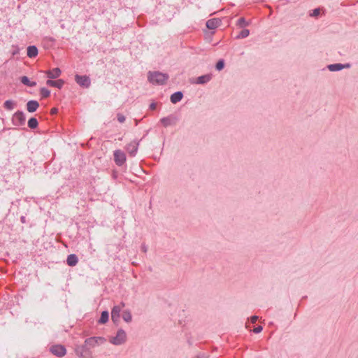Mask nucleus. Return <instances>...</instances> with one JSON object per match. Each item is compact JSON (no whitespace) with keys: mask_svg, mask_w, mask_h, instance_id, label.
<instances>
[{"mask_svg":"<svg viewBox=\"0 0 358 358\" xmlns=\"http://www.w3.org/2000/svg\"><path fill=\"white\" fill-rule=\"evenodd\" d=\"M169 78V76L167 73H164L159 71H149L148 76L149 82L152 84H157L159 85L166 84Z\"/></svg>","mask_w":358,"mask_h":358,"instance_id":"nucleus-1","label":"nucleus"},{"mask_svg":"<svg viewBox=\"0 0 358 358\" xmlns=\"http://www.w3.org/2000/svg\"><path fill=\"white\" fill-rule=\"evenodd\" d=\"M127 341V334L122 329H120L116 334L115 336H111L109 339L110 343L115 345H120L124 344Z\"/></svg>","mask_w":358,"mask_h":358,"instance_id":"nucleus-2","label":"nucleus"},{"mask_svg":"<svg viewBox=\"0 0 358 358\" xmlns=\"http://www.w3.org/2000/svg\"><path fill=\"white\" fill-rule=\"evenodd\" d=\"M76 353L80 358H92V352L86 345H80L76 348Z\"/></svg>","mask_w":358,"mask_h":358,"instance_id":"nucleus-3","label":"nucleus"},{"mask_svg":"<svg viewBox=\"0 0 358 358\" xmlns=\"http://www.w3.org/2000/svg\"><path fill=\"white\" fill-rule=\"evenodd\" d=\"M25 115L22 111L17 110L13 115V121L15 126L20 127L24 125L25 124Z\"/></svg>","mask_w":358,"mask_h":358,"instance_id":"nucleus-4","label":"nucleus"},{"mask_svg":"<svg viewBox=\"0 0 358 358\" xmlns=\"http://www.w3.org/2000/svg\"><path fill=\"white\" fill-rule=\"evenodd\" d=\"M114 161L115 164L120 166L124 164L126 162V155L125 153L120 150H116L114 151Z\"/></svg>","mask_w":358,"mask_h":358,"instance_id":"nucleus-5","label":"nucleus"},{"mask_svg":"<svg viewBox=\"0 0 358 358\" xmlns=\"http://www.w3.org/2000/svg\"><path fill=\"white\" fill-rule=\"evenodd\" d=\"M50 351L55 356L62 357L66 353L65 347L62 345H55L50 347Z\"/></svg>","mask_w":358,"mask_h":358,"instance_id":"nucleus-6","label":"nucleus"},{"mask_svg":"<svg viewBox=\"0 0 358 358\" xmlns=\"http://www.w3.org/2000/svg\"><path fill=\"white\" fill-rule=\"evenodd\" d=\"M122 310V307L120 306H115L111 310V320L116 325H119L120 322V313Z\"/></svg>","mask_w":358,"mask_h":358,"instance_id":"nucleus-7","label":"nucleus"},{"mask_svg":"<svg viewBox=\"0 0 358 358\" xmlns=\"http://www.w3.org/2000/svg\"><path fill=\"white\" fill-rule=\"evenodd\" d=\"M104 342H106V339L103 337H90L85 341L84 345H86L87 347L88 345L90 347L94 348L96 345H99V343H103Z\"/></svg>","mask_w":358,"mask_h":358,"instance_id":"nucleus-8","label":"nucleus"},{"mask_svg":"<svg viewBox=\"0 0 358 358\" xmlns=\"http://www.w3.org/2000/svg\"><path fill=\"white\" fill-rule=\"evenodd\" d=\"M75 80L81 87L88 88L90 86L91 81L90 78L87 76L76 75Z\"/></svg>","mask_w":358,"mask_h":358,"instance_id":"nucleus-9","label":"nucleus"},{"mask_svg":"<svg viewBox=\"0 0 358 358\" xmlns=\"http://www.w3.org/2000/svg\"><path fill=\"white\" fill-rule=\"evenodd\" d=\"M160 122L164 127H167L169 126L175 125L178 122V118L176 116L170 115L168 117H162L160 120Z\"/></svg>","mask_w":358,"mask_h":358,"instance_id":"nucleus-10","label":"nucleus"},{"mask_svg":"<svg viewBox=\"0 0 358 358\" xmlns=\"http://www.w3.org/2000/svg\"><path fill=\"white\" fill-rule=\"evenodd\" d=\"M138 145V141H133L127 145L126 150L131 156L134 157L136 155Z\"/></svg>","mask_w":358,"mask_h":358,"instance_id":"nucleus-11","label":"nucleus"},{"mask_svg":"<svg viewBox=\"0 0 358 358\" xmlns=\"http://www.w3.org/2000/svg\"><path fill=\"white\" fill-rule=\"evenodd\" d=\"M350 64H343L340 63H336L328 65L327 68L330 71H338L343 69L350 68Z\"/></svg>","mask_w":358,"mask_h":358,"instance_id":"nucleus-12","label":"nucleus"},{"mask_svg":"<svg viewBox=\"0 0 358 358\" xmlns=\"http://www.w3.org/2000/svg\"><path fill=\"white\" fill-rule=\"evenodd\" d=\"M45 73L50 79H55L60 76L62 71L59 68L57 67L52 70L47 71Z\"/></svg>","mask_w":358,"mask_h":358,"instance_id":"nucleus-13","label":"nucleus"},{"mask_svg":"<svg viewBox=\"0 0 358 358\" xmlns=\"http://www.w3.org/2000/svg\"><path fill=\"white\" fill-rule=\"evenodd\" d=\"M64 84V81L62 79H59L57 80H52V79H49L46 81V85L50 87H57L58 89H61Z\"/></svg>","mask_w":358,"mask_h":358,"instance_id":"nucleus-14","label":"nucleus"},{"mask_svg":"<svg viewBox=\"0 0 358 358\" xmlns=\"http://www.w3.org/2000/svg\"><path fill=\"white\" fill-rule=\"evenodd\" d=\"M39 107V103L37 101L30 100L27 103V110L29 113H34L36 111Z\"/></svg>","mask_w":358,"mask_h":358,"instance_id":"nucleus-15","label":"nucleus"},{"mask_svg":"<svg viewBox=\"0 0 358 358\" xmlns=\"http://www.w3.org/2000/svg\"><path fill=\"white\" fill-rule=\"evenodd\" d=\"M221 20L217 18L210 19L206 22V27L209 29H215L220 24Z\"/></svg>","mask_w":358,"mask_h":358,"instance_id":"nucleus-16","label":"nucleus"},{"mask_svg":"<svg viewBox=\"0 0 358 358\" xmlns=\"http://www.w3.org/2000/svg\"><path fill=\"white\" fill-rule=\"evenodd\" d=\"M182 97H183L182 92L180 91H178V92H176L171 94V96L170 97V100H171V103H176L182 100Z\"/></svg>","mask_w":358,"mask_h":358,"instance_id":"nucleus-17","label":"nucleus"},{"mask_svg":"<svg viewBox=\"0 0 358 358\" xmlns=\"http://www.w3.org/2000/svg\"><path fill=\"white\" fill-rule=\"evenodd\" d=\"M78 258L75 254H71L67 257L66 263L70 266H74L78 264Z\"/></svg>","mask_w":358,"mask_h":358,"instance_id":"nucleus-18","label":"nucleus"},{"mask_svg":"<svg viewBox=\"0 0 358 358\" xmlns=\"http://www.w3.org/2000/svg\"><path fill=\"white\" fill-rule=\"evenodd\" d=\"M211 78H212L211 74L203 75V76H201L197 78L196 83L201 84V85L206 84L208 82H209L211 80Z\"/></svg>","mask_w":358,"mask_h":358,"instance_id":"nucleus-19","label":"nucleus"},{"mask_svg":"<svg viewBox=\"0 0 358 358\" xmlns=\"http://www.w3.org/2000/svg\"><path fill=\"white\" fill-rule=\"evenodd\" d=\"M38 50L36 46L29 45L27 48V56L30 58H33L37 56Z\"/></svg>","mask_w":358,"mask_h":358,"instance_id":"nucleus-20","label":"nucleus"},{"mask_svg":"<svg viewBox=\"0 0 358 358\" xmlns=\"http://www.w3.org/2000/svg\"><path fill=\"white\" fill-rule=\"evenodd\" d=\"M109 313L107 310H104L101 313V317L98 321L99 324H106L108 321Z\"/></svg>","mask_w":358,"mask_h":358,"instance_id":"nucleus-21","label":"nucleus"},{"mask_svg":"<svg viewBox=\"0 0 358 358\" xmlns=\"http://www.w3.org/2000/svg\"><path fill=\"white\" fill-rule=\"evenodd\" d=\"M21 82L22 84L28 87H34L36 85V83L34 81H30L27 76H22L21 78Z\"/></svg>","mask_w":358,"mask_h":358,"instance_id":"nucleus-22","label":"nucleus"},{"mask_svg":"<svg viewBox=\"0 0 358 358\" xmlns=\"http://www.w3.org/2000/svg\"><path fill=\"white\" fill-rule=\"evenodd\" d=\"M27 124L30 129H34L38 127V122L36 117H31L28 120Z\"/></svg>","mask_w":358,"mask_h":358,"instance_id":"nucleus-23","label":"nucleus"},{"mask_svg":"<svg viewBox=\"0 0 358 358\" xmlns=\"http://www.w3.org/2000/svg\"><path fill=\"white\" fill-rule=\"evenodd\" d=\"M122 319L127 323L131 322L132 320V315L129 310H125L123 311L122 313Z\"/></svg>","mask_w":358,"mask_h":358,"instance_id":"nucleus-24","label":"nucleus"},{"mask_svg":"<svg viewBox=\"0 0 358 358\" xmlns=\"http://www.w3.org/2000/svg\"><path fill=\"white\" fill-rule=\"evenodd\" d=\"M15 103L12 100H6L4 103L3 106L6 110H11L14 108Z\"/></svg>","mask_w":358,"mask_h":358,"instance_id":"nucleus-25","label":"nucleus"},{"mask_svg":"<svg viewBox=\"0 0 358 358\" xmlns=\"http://www.w3.org/2000/svg\"><path fill=\"white\" fill-rule=\"evenodd\" d=\"M249 22L245 20L244 17H241L238 20L236 24L243 28L249 25Z\"/></svg>","mask_w":358,"mask_h":358,"instance_id":"nucleus-26","label":"nucleus"},{"mask_svg":"<svg viewBox=\"0 0 358 358\" xmlns=\"http://www.w3.org/2000/svg\"><path fill=\"white\" fill-rule=\"evenodd\" d=\"M249 34H250L249 29H244L236 36V38H246L247 36H248Z\"/></svg>","mask_w":358,"mask_h":358,"instance_id":"nucleus-27","label":"nucleus"},{"mask_svg":"<svg viewBox=\"0 0 358 358\" xmlns=\"http://www.w3.org/2000/svg\"><path fill=\"white\" fill-rule=\"evenodd\" d=\"M40 94L43 98H47L50 94V91L45 87H42L40 90Z\"/></svg>","mask_w":358,"mask_h":358,"instance_id":"nucleus-28","label":"nucleus"},{"mask_svg":"<svg viewBox=\"0 0 358 358\" xmlns=\"http://www.w3.org/2000/svg\"><path fill=\"white\" fill-rule=\"evenodd\" d=\"M224 59H220L216 65H215V69L217 70V71H221L224 69Z\"/></svg>","mask_w":358,"mask_h":358,"instance_id":"nucleus-29","label":"nucleus"},{"mask_svg":"<svg viewBox=\"0 0 358 358\" xmlns=\"http://www.w3.org/2000/svg\"><path fill=\"white\" fill-rule=\"evenodd\" d=\"M117 118L120 123H123L125 121L124 115L121 113H117Z\"/></svg>","mask_w":358,"mask_h":358,"instance_id":"nucleus-30","label":"nucleus"},{"mask_svg":"<svg viewBox=\"0 0 358 358\" xmlns=\"http://www.w3.org/2000/svg\"><path fill=\"white\" fill-rule=\"evenodd\" d=\"M320 8H315L313 10V13H311V16L313 17H317L320 15Z\"/></svg>","mask_w":358,"mask_h":358,"instance_id":"nucleus-31","label":"nucleus"},{"mask_svg":"<svg viewBox=\"0 0 358 358\" xmlns=\"http://www.w3.org/2000/svg\"><path fill=\"white\" fill-rule=\"evenodd\" d=\"M263 329V327L262 326H257L253 329V332L255 334L260 333Z\"/></svg>","mask_w":358,"mask_h":358,"instance_id":"nucleus-32","label":"nucleus"},{"mask_svg":"<svg viewBox=\"0 0 358 358\" xmlns=\"http://www.w3.org/2000/svg\"><path fill=\"white\" fill-rule=\"evenodd\" d=\"M141 249L142 252H143L145 253L147 252V251H148V247L145 244H142Z\"/></svg>","mask_w":358,"mask_h":358,"instance_id":"nucleus-33","label":"nucleus"},{"mask_svg":"<svg viewBox=\"0 0 358 358\" xmlns=\"http://www.w3.org/2000/svg\"><path fill=\"white\" fill-rule=\"evenodd\" d=\"M257 320H258V317L256 316V315H254V316L251 317V322L252 323H255Z\"/></svg>","mask_w":358,"mask_h":358,"instance_id":"nucleus-34","label":"nucleus"},{"mask_svg":"<svg viewBox=\"0 0 358 358\" xmlns=\"http://www.w3.org/2000/svg\"><path fill=\"white\" fill-rule=\"evenodd\" d=\"M156 107H157V104L155 103H152L150 105V109H151V110H155Z\"/></svg>","mask_w":358,"mask_h":358,"instance_id":"nucleus-35","label":"nucleus"},{"mask_svg":"<svg viewBox=\"0 0 358 358\" xmlns=\"http://www.w3.org/2000/svg\"><path fill=\"white\" fill-rule=\"evenodd\" d=\"M194 358H207L205 354H199Z\"/></svg>","mask_w":358,"mask_h":358,"instance_id":"nucleus-36","label":"nucleus"},{"mask_svg":"<svg viewBox=\"0 0 358 358\" xmlns=\"http://www.w3.org/2000/svg\"><path fill=\"white\" fill-rule=\"evenodd\" d=\"M57 113V108H53L51 109V113L52 114H55Z\"/></svg>","mask_w":358,"mask_h":358,"instance_id":"nucleus-37","label":"nucleus"},{"mask_svg":"<svg viewBox=\"0 0 358 358\" xmlns=\"http://www.w3.org/2000/svg\"><path fill=\"white\" fill-rule=\"evenodd\" d=\"M20 221L22 223H25L26 222V217L24 216H22L20 217Z\"/></svg>","mask_w":358,"mask_h":358,"instance_id":"nucleus-38","label":"nucleus"},{"mask_svg":"<svg viewBox=\"0 0 358 358\" xmlns=\"http://www.w3.org/2000/svg\"><path fill=\"white\" fill-rule=\"evenodd\" d=\"M18 53H19V50H14L12 54H13V55H15Z\"/></svg>","mask_w":358,"mask_h":358,"instance_id":"nucleus-39","label":"nucleus"},{"mask_svg":"<svg viewBox=\"0 0 358 358\" xmlns=\"http://www.w3.org/2000/svg\"><path fill=\"white\" fill-rule=\"evenodd\" d=\"M119 306H120V307H122V308H124L125 306V304H124V302H121Z\"/></svg>","mask_w":358,"mask_h":358,"instance_id":"nucleus-40","label":"nucleus"}]
</instances>
